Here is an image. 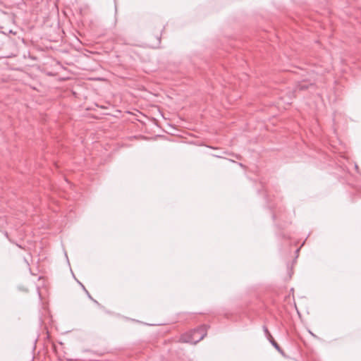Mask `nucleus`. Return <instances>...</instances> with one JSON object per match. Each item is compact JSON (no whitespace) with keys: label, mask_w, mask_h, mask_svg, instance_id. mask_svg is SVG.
Returning <instances> with one entry per match:
<instances>
[{"label":"nucleus","mask_w":361,"mask_h":361,"mask_svg":"<svg viewBox=\"0 0 361 361\" xmlns=\"http://www.w3.org/2000/svg\"><path fill=\"white\" fill-rule=\"evenodd\" d=\"M207 331V326L202 325L185 334H183L180 337V341L184 343L196 344L206 336Z\"/></svg>","instance_id":"f257e3e1"},{"label":"nucleus","mask_w":361,"mask_h":361,"mask_svg":"<svg viewBox=\"0 0 361 361\" xmlns=\"http://www.w3.org/2000/svg\"><path fill=\"white\" fill-rule=\"evenodd\" d=\"M263 329H264V334L267 336V338L269 339V341H270V343L272 344V345L279 351L281 353H283V350H281V347L279 346V345L277 343V342L274 339V338L272 337L271 334H270L269 329H267V326H263Z\"/></svg>","instance_id":"f03ea898"},{"label":"nucleus","mask_w":361,"mask_h":361,"mask_svg":"<svg viewBox=\"0 0 361 361\" xmlns=\"http://www.w3.org/2000/svg\"><path fill=\"white\" fill-rule=\"evenodd\" d=\"M312 83H308L305 81H303L300 83H299L297 86H296V90H306L308 88L309 86L312 85Z\"/></svg>","instance_id":"7ed1b4c3"},{"label":"nucleus","mask_w":361,"mask_h":361,"mask_svg":"<svg viewBox=\"0 0 361 361\" xmlns=\"http://www.w3.org/2000/svg\"><path fill=\"white\" fill-rule=\"evenodd\" d=\"M82 287H83V289L85 290L86 293L87 294L88 297H89L90 298H91V295H90V293H89V292L85 289V288L84 286H82Z\"/></svg>","instance_id":"20e7f679"}]
</instances>
